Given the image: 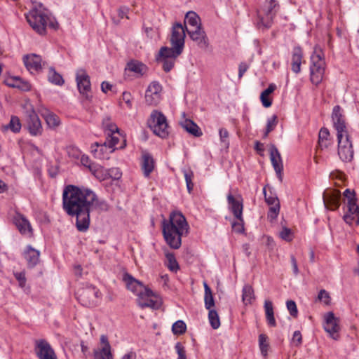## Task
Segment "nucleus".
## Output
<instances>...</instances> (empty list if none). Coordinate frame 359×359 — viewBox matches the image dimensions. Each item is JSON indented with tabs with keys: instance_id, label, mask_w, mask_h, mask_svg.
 <instances>
[{
	"instance_id": "nucleus-1",
	"label": "nucleus",
	"mask_w": 359,
	"mask_h": 359,
	"mask_svg": "<svg viewBox=\"0 0 359 359\" xmlns=\"http://www.w3.org/2000/svg\"><path fill=\"white\" fill-rule=\"evenodd\" d=\"M95 193L92 190L74 185L65 187L62 194V206L69 216L76 217L79 231H86L90 225V212Z\"/></svg>"
},
{
	"instance_id": "nucleus-2",
	"label": "nucleus",
	"mask_w": 359,
	"mask_h": 359,
	"mask_svg": "<svg viewBox=\"0 0 359 359\" xmlns=\"http://www.w3.org/2000/svg\"><path fill=\"white\" fill-rule=\"evenodd\" d=\"M189 226L180 212H172L168 219L162 222V232L166 243L172 249H179L182 237L187 236Z\"/></svg>"
},
{
	"instance_id": "nucleus-3",
	"label": "nucleus",
	"mask_w": 359,
	"mask_h": 359,
	"mask_svg": "<svg viewBox=\"0 0 359 359\" xmlns=\"http://www.w3.org/2000/svg\"><path fill=\"white\" fill-rule=\"evenodd\" d=\"M27 21L32 28L40 35L46 33L48 13L41 4L36 6L25 15Z\"/></svg>"
},
{
	"instance_id": "nucleus-4",
	"label": "nucleus",
	"mask_w": 359,
	"mask_h": 359,
	"mask_svg": "<svg viewBox=\"0 0 359 359\" xmlns=\"http://www.w3.org/2000/svg\"><path fill=\"white\" fill-rule=\"evenodd\" d=\"M325 62L323 58L320 48L315 47L313 53L311 56L310 80L316 86L323 81L325 74Z\"/></svg>"
},
{
	"instance_id": "nucleus-5",
	"label": "nucleus",
	"mask_w": 359,
	"mask_h": 359,
	"mask_svg": "<svg viewBox=\"0 0 359 359\" xmlns=\"http://www.w3.org/2000/svg\"><path fill=\"white\" fill-rule=\"evenodd\" d=\"M148 126L156 135L161 138L168 136L167 118L162 112L158 110L152 111L148 120Z\"/></svg>"
},
{
	"instance_id": "nucleus-6",
	"label": "nucleus",
	"mask_w": 359,
	"mask_h": 359,
	"mask_svg": "<svg viewBox=\"0 0 359 359\" xmlns=\"http://www.w3.org/2000/svg\"><path fill=\"white\" fill-rule=\"evenodd\" d=\"M76 295L81 304L86 307L97 306L101 297L100 290L93 285L79 289Z\"/></svg>"
},
{
	"instance_id": "nucleus-7",
	"label": "nucleus",
	"mask_w": 359,
	"mask_h": 359,
	"mask_svg": "<svg viewBox=\"0 0 359 359\" xmlns=\"http://www.w3.org/2000/svg\"><path fill=\"white\" fill-rule=\"evenodd\" d=\"M186 28L182 23L176 22L172 25L170 42L171 47L177 54H182L184 48Z\"/></svg>"
},
{
	"instance_id": "nucleus-8",
	"label": "nucleus",
	"mask_w": 359,
	"mask_h": 359,
	"mask_svg": "<svg viewBox=\"0 0 359 359\" xmlns=\"http://www.w3.org/2000/svg\"><path fill=\"white\" fill-rule=\"evenodd\" d=\"M25 108L26 109V124L29 133L34 136L41 135L43 131L41 122L33 106L27 102L25 104Z\"/></svg>"
},
{
	"instance_id": "nucleus-9",
	"label": "nucleus",
	"mask_w": 359,
	"mask_h": 359,
	"mask_svg": "<svg viewBox=\"0 0 359 359\" xmlns=\"http://www.w3.org/2000/svg\"><path fill=\"white\" fill-rule=\"evenodd\" d=\"M180 55L175 53L174 49L163 46L158 52L156 60L162 63L163 69L165 72H169L173 68L176 59Z\"/></svg>"
},
{
	"instance_id": "nucleus-10",
	"label": "nucleus",
	"mask_w": 359,
	"mask_h": 359,
	"mask_svg": "<svg viewBox=\"0 0 359 359\" xmlns=\"http://www.w3.org/2000/svg\"><path fill=\"white\" fill-rule=\"evenodd\" d=\"M123 280L127 288L137 295L138 297L141 295H146L147 297L154 296V293L151 290L145 287L141 282L136 280L129 273L124 274Z\"/></svg>"
},
{
	"instance_id": "nucleus-11",
	"label": "nucleus",
	"mask_w": 359,
	"mask_h": 359,
	"mask_svg": "<svg viewBox=\"0 0 359 359\" xmlns=\"http://www.w3.org/2000/svg\"><path fill=\"white\" fill-rule=\"evenodd\" d=\"M76 81L79 93L84 96L86 100H90L91 96L88 95V93L91 90L90 77L84 69H81L77 70Z\"/></svg>"
},
{
	"instance_id": "nucleus-12",
	"label": "nucleus",
	"mask_w": 359,
	"mask_h": 359,
	"mask_svg": "<svg viewBox=\"0 0 359 359\" xmlns=\"http://www.w3.org/2000/svg\"><path fill=\"white\" fill-rule=\"evenodd\" d=\"M35 353L39 359H57L55 351L45 339L36 341Z\"/></svg>"
},
{
	"instance_id": "nucleus-13",
	"label": "nucleus",
	"mask_w": 359,
	"mask_h": 359,
	"mask_svg": "<svg viewBox=\"0 0 359 359\" xmlns=\"http://www.w3.org/2000/svg\"><path fill=\"white\" fill-rule=\"evenodd\" d=\"M339 319L334 316L333 312H328L325 316L324 329L334 340L339 339V331L340 327L339 325Z\"/></svg>"
},
{
	"instance_id": "nucleus-14",
	"label": "nucleus",
	"mask_w": 359,
	"mask_h": 359,
	"mask_svg": "<svg viewBox=\"0 0 359 359\" xmlns=\"http://www.w3.org/2000/svg\"><path fill=\"white\" fill-rule=\"evenodd\" d=\"M162 86L158 81H152L145 93V101L149 105H156L161 100Z\"/></svg>"
},
{
	"instance_id": "nucleus-15",
	"label": "nucleus",
	"mask_w": 359,
	"mask_h": 359,
	"mask_svg": "<svg viewBox=\"0 0 359 359\" xmlns=\"http://www.w3.org/2000/svg\"><path fill=\"white\" fill-rule=\"evenodd\" d=\"M341 193L337 190H326L323 194L325 206L331 210H335L340 206Z\"/></svg>"
},
{
	"instance_id": "nucleus-16",
	"label": "nucleus",
	"mask_w": 359,
	"mask_h": 359,
	"mask_svg": "<svg viewBox=\"0 0 359 359\" xmlns=\"http://www.w3.org/2000/svg\"><path fill=\"white\" fill-rule=\"evenodd\" d=\"M332 118L334 127L336 129L337 133L347 131L345 118L342 113V109L340 106L336 105L334 107L332 113Z\"/></svg>"
},
{
	"instance_id": "nucleus-17",
	"label": "nucleus",
	"mask_w": 359,
	"mask_h": 359,
	"mask_svg": "<svg viewBox=\"0 0 359 359\" xmlns=\"http://www.w3.org/2000/svg\"><path fill=\"white\" fill-rule=\"evenodd\" d=\"M185 28L190 38L195 41L200 48H205L208 47V43L207 42L206 34L202 27H198L195 29L188 28V27H185Z\"/></svg>"
},
{
	"instance_id": "nucleus-18",
	"label": "nucleus",
	"mask_w": 359,
	"mask_h": 359,
	"mask_svg": "<svg viewBox=\"0 0 359 359\" xmlns=\"http://www.w3.org/2000/svg\"><path fill=\"white\" fill-rule=\"evenodd\" d=\"M229 208L237 219H241L243 215V198L241 196L235 198L231 194L227 195Z\"/></svg>"
},
{
	"instance_id": "nucleus-19",
	"label": "nucleus",
	"mask_w": 359,
	"mask_h": 359,
	"mask_svg": "<svg viewBox=\"0 0 359 359\" xmlns=\"http://www.w3.org/2000/svg\"><path fill=\"white\" fill-rule=\"evenodd\" d=\"M270 160L271 164L279 178L280 181H282V171L283 170V162L280 156V154L278 151L277 147L272 144L269 149Z\"/></svg>"
},
{
	"instance_id": "nucleus-20",
	"label": "nucleus",
	"mask_w": 359,
	"mask_h": 359,
	"mask_svg": "<svg viewBox=\"0 0 359 359\" xmlns=\"http://www.w3.org/2000/svg\"><path fill=\"white\" fill-rule=\"evenodd\" d=\"M346 207L347 211L343 217L344 222L351 225L356 218V224L359 225V206L356 204V201L347 202Z\"/></svg>"
},
{
	"instance_id": "nucleus-21",
	"label": "nucleus",
	"mask_w": 359,
	"mask_h": 359,
	"mask_svg": "<svg viewBox=\"0 0 359 359\" xmlns=\"http://www.w3.org/2000/svg\"><path fill=\"white\" fill-rule=\"evenodd\" d=\"M41 57L36 54H28L23 56V62L27 69L33 73L41 69Z\"/></svg>"
},
{
	"instance_id": "nucleus-22",
	"label": "nucleus",
	"mask_w": 359,
	"mask_h": 359,
	"mask_svg": "<svg viewBox=\"0 0 359 359\" xmlns=\"http://www.w3.org/2000/svg\"><path fill=\"white\" fill-rule=\"evenodd\" d=\"M100 342L104 344L102 348L95 349L93 355L95 359H113V355L111 351V346L109 343L108 339L105 335H102L100 337Z\"/></svg>"
},
{
	"instance_id": "nucleus-23",
	"label": "nucleus",
	"mask_w": 359,
	"mask_h": 359,
	"mask_svg": "<svg viewBox=\"0 0 359 359\" xmlns=\"http://www.w3.org/2000/svg\"><path fill=\"white\" fill-rule=\"evenodd\" d=\"M22 255L29 268L34 267L39 262L40 252L29 245L26 246Z\"/></svg>"
},
{
	"instance_id": "nucleus-24",
	"label": "nucleus",
	"mask_w": 359,
	"mask_h": 359,
	"mask_svg": "<svg viewBox=\"0 0 359 359\" xmlns=\"http://www.w3.org/2000/svg\"><path fill=\"white\" fill-rule=\"evenodd\" d=\"M142 170L144 175L148 177L154 168V160L152 156L147 151L142 152Z\"/></svg>"
},
{
	"instance_id": "nucleus-25",
	"label": "nucleus",
	"mask_w": 359,
	"mask_h": 359,
	"mask_svg": "<svg viewBox=\"0 0 359 359\" xmlns=\"http://www.w3.org/2000/svg\"><path fill=\"white\" fill-rule=\"evenodd\" d=\"M14 222L19 230L23 235H31L32 229L29 222L22 215H18L14 218Z\"/></svg>"
},
{
	"instance_id": "nucleus-26",
	"label": "nucleus",
	"mask_w": 359,
	"mask_h": 359,
	"mask_svg": "<svg viewBox=\"0 0 359 359\" xmlns=\"http://www.w3.org/2000/svg\"><path fill=\"white\" fill-rule=\"evenodd\" d=\"M5 83L9 87L19 88L23 91H28L31 88L30 83L20 77L8 78L6 80Z\"/></svg>"
},
{
	"instance_id": "nucleus-27",
	"label": "nucleus",
	"mask_w": 359,
	"mask_h": 359,
	"mask_svg": "<svg viewBox=\"0 0 359 359\" xmlns=\"http://www.w3.org/2000/svg\"><path fill=\"white\" fill-rule=\"evenodd\" d=\"M303 54L300 47H294L292 56V70L298 74L301 71V64Z\"/></svg>"
},
{
	"instance_id": "nucleus-28",
	"label": "nucleus",
	"mask_w": 359,
	"mask_h": 359,
	"mask_svg": "<svg viewBox=\"0 0 359 359\" xmlns=\"http://www.w3.org/2000/svg\"><path fill=\"white\" fill-rule=\"evenodd\" d=\"M126 69L137 74L138 76H142L147 72V67L141 62L137 60H132L127 64Z\"/></svg>"
},
{
	"instance_id": "nucleus-29",
	"label": "nucleus",
	"mask_w": 359,
	"mask_h": 359,
	"mask_svg": "<svg viewBox=\"0 0 359 359\" xmlns=\"http://www.w3.org/2000/svg\"><path fill=\"white\" fill-rule=\"evenodd\" d=\"M184 27H189L188 28L195 29L198 27H201L200 17L194 11H189L187 13L184 18Z\"/></svg>"
},
{
	"instance_id": "nucleus-30",
	"label": "nucleus",
	"mask_w": 359,
	"mask_h": 359,
	"mask_svg": "<svg viewBox=\"0 0 359 359\" xmlns=\"http://www.w3.org/2000/svg\"><path fill=\"white\" fill-rule=\"evenodd\" d=\"M182 127L189 134L194 137H200L202 135V131L200 128L193 121L190 119H186L183 122H181Z\"/></svg>"
},
{
	"instance_id": "nucleus-31",
	"label": "nucleus",
	"mask_w": 359,
	"mask_h": 359,
	"mask_svg": "<svg viewBox=\"0 0 359 359\" xmlns=\"http://www.w3.org/2000/svg\"><path fill=\"white\" fill-rule=\"evenodd\" d=\"M264 306L265 310L266 319L268 325L270 327H276V322L274 318L272 302H271L270 300H265Z\"/></svg>"
},
{
	"instance_id": "nucleus-32",
	"label": "nucleus",
	"mask_w": 359,
	"mask_h": 359,
	"mask_svg": "<svg viewBox=\"0 0 359 359\" xmlns=\"http://www.w3.org/2000/svg\"><path fill=\"white\" fill-rule=\"evenodd\" d=\"M353 149L352 145L338 147V155L344 162H350L353 158Z\"/></svg>"
},
{
	"instance_id": "nucleus-33",
	"label": "nucleus",
	"mask_w": 359,
	"mask_h": 359,
	"mask_svg": "<svg viewBox=\"0 0 359 359\" xmlns=\"http://www.w3.org/2000/svg\"><path fill=\"white\" fill-rule=\"evenodd\" d=\"M329 136L330 132L328 129L322 128L318 135V147L321 150L327 149L329 147L330 144V141L328 139Z\"/></svg>"
},
{
	"instance_id": "nucleus-34",
	"label": "nucleus",
	"mask_w": 359,
	"mask_h": 359,
	"mask_svg": "<svg viewBox=\"0 0 359 359\" xmlns=\"http://www.w3.org/2000/svg\"><path fill=\"white\" fill-rule=\"evenodd\" d=\"M82 165L89 168L90 171L97 178H99L98 172L101 170V167L97 164L92 163L89 157L86 155H82L81 157Z\"/></svg>"
},
{
	"instance_id": "nucleus-35",
	"label": "nucleus",
	"mask_w": 359,
	"mask_h": 359,
	"mask_svg": "<svg viewBox=\"0 0 359 359\" xmlns=\"http://www.w3.org/2000/svg\"><path fill=\"white\" fill-rule=\"evenodd\" d=\"M152 297L141 295L137 298L138 305L141 308L149 307L151 309H158L159 304L157 301L151 299Z\"/></svg>"
},
{
	"instance_id": "nucleus-36",
	"label": "nucleus",
	"mask_w": 359,
	"mask_h": 359,
	"mask_svg": "<svg viewBox=\"0 0 359 359\" xmlns=\"http://www.w3.org/2000/svg\"><path fill=\"white\" fill-rule=\"evenodd\" d=\"M276 88V86L274 83H271L266 89L262 92L260 99L264 107H269L271 106L272 102L268 97L275 90Z\"/></svg>"
},
{
	"instance_id": "nucleus-37",
	"label": "nucleus",
	"mask_w": 359,
	"mask_h": 359,
	"mask_svg": "<svg viewBox=\"0 0 359 359\" xmlns=\"http://www.w3.org/2000/svg\"><path fill=\"white\" fill-rule=\"evenodd\" d=\"M269 13V11H264V16H259V26H263L264 28L269 29L271 27L273 18L277 13L271 12Z\"/></svg>"
},
{
	"instance_id": "nucleus-38",
	"label": "nucleus",
	"mask_w": 359,
	"mask_h": 359,
	"mask_svg": "<svg viewBox=\"0 0 359 359\" xmlns=\"http://www.w3.org/2000/svg\"><path fill=\"white\" fill-rule=\"evenodd\" d=\"M204 290H205V295H204V302H205V307L206 309L209 310L212 309V308L215 306V300L212 295V290L209 285L204 282Z\"/></svg>"
},
{
	"instance_id": "nucleus-39",
	"label": "nucleus",
	"mask_w": 359,
	"mask_h": 359,
	"mask_svg": "<svg viewBox=\"0 0 359 359\" xmlns=\"http://www.w3.org/2000/svg\"><path fill=\"white\" fill-rule=\"evenodd\" d=\"M42 116L44 118L47 125L50 128H55L60 124L59 117L55 114L50 112L49 110L46 109Z\"/></svg>"
},
{
	"instance_id": "nucleus-40",
	"label": "nucleus",
	"mask_w": 359,
	"mask_h": 359,
	"mask_svg": "<svg viewBox=\"0 0 359 359\" xmlns=\"http://www.w3.org/2000/svg\"><path fill=\"white\" fill-rule=\"evenodd\" d=\"M242 300L245 305L250 304L255 299L254 290L252 287L246 284L243 287Z\"/></svg>"
},
{
	"instance_id": "nucleus-41",
	"label": "nucleus",
	"mask_w": 359,
	"mask_h": 359,
	"mask_svg": "<svg viewBox=\"0 0 359 359\" xmlns=\"http://www.w3.org/2000/svg\"><path fill=\"white\" fill-rule=\"evenodd\" d=\"M109 205L104 200H100L95 194V198L92 203L90 212L96 210L98 212H107L109 210Z\"/></svg>"
},
{
	"instance_id": "nucleus-42",
	"label": "nucleus",
	"mask_w": 359,
	"mask_h": 359,
	"mask_svg": "<svg viewBox=\"0 0 359 359\" xmlns=\"http://www.w3.org/2000/svg\"><path fill=\"white\" fill-rule=\"evenodd\" d=\"M48 79L50 83L57 86H62L65 82L62 76L53 67L49 69Z\"/></svg>"
},
{
	"instance_id": "nucleus-43",
	"label": "nucleus",
	"mask_w": 359,
	"mask_h": 359,
	"mask_svg": "<svg viewBox=\"0 0 359 359\" xmlns=\"http://www.w3.org/2000/svg\"><path fill=\"white\" fill-rule=\"evenodd\" d=\"M182 172L185 179L187 191L189 194H191L194 189V183L192 182L194 178V172L189 168H183Z\"/></svg>"
},
{
	"instance_id": "nucleus-44",
	"label": "nucleus",
	"mask_w": 359,
	"mask_h": 359,
	"mask_svg": "<svg viewBox=\"0 0 359 359\" xmlns=\"http://www.w3.org/2000/svg\"><path fill=\"white\" fill-rule=\"evenodd\" d=\"M208 319L211 327L216 330L220 326V320L217 312L214 309H210Z\"/></svg>"
},
{
	"instance_id": "nucleus-45",
	"label": "nucleus",
	"mask_w": 359,
	"mask_h": 359,
	"mask_svg": "<svg viewBox=\"0 0 359 359\" xmlns=\"http://www.w3.org/2000/svg\"><path fill=\"white\" fill-rule=\"evenodd\" d=\"M338 140V147H344L345 146L352 145L350 141L348 130L344 133H339L337 134Z\"/></svg>"
},
{
	"instance_id": "nucleus-46",
	"label": "nucleus",
	"mask_w": 359,
	"mask_h": 359,
	"mask_svg": "<svg viewBox=\"0 0 359 359\" xmlns=\"http://www.w3.org/2000/svg\"><path fill=\"white\" fill-rule=\"evenodd\" d=\"M268 337L264 334H260L259 335V346L261 351V353L263 355H266L269 348V343L267 341Z\"/></svg>"
},
{
	"instance_id": "nucleus-47",
	"label": "nucleus",
	"mask_w": 359,
	"mask_h": 359,
	"mask_svg": "<svg viewBox=\"0 0 359 359\" xmlns=\"http://www.w3.org/2000/svg\"><path fill=\"white\" fill-rule=\"evenodd\" d=\"M278 123L277 116L273 115L271 118L267 120L266 130L264 133V137H266L269 133L273 131Z\"/></svg>"
},
{
	"instance_id": "nucleus-48",
	"label": "nucleus",
	"mask_w": 359,
	"mask_h": 359,
	"mask_svg": "<svg viewBox=\"0 0 359 359\" xmlns=\"http://www.w3.org/2000/svg\"><path fill=\"white\" fill-rule=\"evenodd\" d=\"M187 326L182 320L176 321L172 327V331L175 334H182L186 332Z\"/></svg>"
},
{
	"instance_id": "nucleus-49",
	"label": "nucleus",
	"mask_w": 359,
	"mask_h": 359,
	"mask_svg": "<svg viewBox=\"0 0 359 359\" xmlns=\"http://www.w3.org/2000/svg\"><path fill=\"white\" fill-rule=\"evenodd\" d=\"M166 258L168 261V268L172 272H177L180 269L179 264L173 254H167Z\"/></svg>"
},
{
	"instance_id": "nucleus-50",
	"label": "nucleus",
	"mask_w": 359,
	"mask_h": 359,
	"mask_svg": "<svg viewBox=\"0 0 359 359\" xmlns=\"http://www.w3.org/2000/svg\"><path fill=\"white\" fill-rule=\"evenodd\" d=\"M278 9V0H266L264 11H269V13H272L271 12L277 13Z\"/></svg>"
},
{
	"instance_id": "nucleus-51",
	"label": "nucleus",
	"mask_w": 359,
	"mask_h": 359,
	"mask_svg": "<svg viewBox=\"0 0 359 359\" xmlns=\"http://www.w3.org/2000/svg\"><path fill=\"white\" fill-rule=\"evenodd\" d=\"M219 138L221 143L224 147L226 149L229 148V133L228 130L225 128H220L219 130Z\"/></svg>"
},
{
	"instance_id": "nucleus-52",
	"label": "nucleus",
	"mask_w": 359,
	"mask_h": 359,
	"mask_svg": "<svg viewBox=\"0 0 359 359\" xmlns=\"http://www.w3.org/2000/svg\"><path fill=\"white\" fill-rule=\"evenodd\" d=\"M7 128H10L14 133H18L21 129V123L19 118L12 116Z\"/></svg>"
},
{
	"instance_id": "nucleus-53",
	"label": "nucleus",
	"mask_w": 359,
	"mask_h": 359,
	"mask_svg": "<svg viewBox=\"0 0 359 359\" xmlns=\"http://www.w3.org/2000/svg\"><path fill=\"white\" fill-rule=\"evenodd\" d=\"M263 193L264 195L265 201L269 205H272L280 203L277 196L275 194H273L271 191L270 194L268 195L266 193V187L263 189Z\"/></svg>"
},
{
	"instance_id": "nucleus-54",
	"label": "nucleus",
	"mask_w": 359,
	"mask_h": 359,
	"mask_svg": "<svg viewBox=\"0 0 359 359\" xmlns=\"http://www.w3.org/2000/svg\"><path fill=\"white\" fill-rule=\"evenodd\" d=\"M269 206L270 208L267 216L271 221H273L277 218L279 214L280 203Z\"/></svg>"
},
{
	"instance_id": "nucleus-55",
	"label": "nucleus",
	"mask_w": 359,
	"mask_h": 359,
	"mask_svg": "<svg viewBox=\"0 0 359 359\" xmlns=\"http://www.w3.org/2000/svg\"><path fill=\"white\" fill-rule=\"evenodd\" d=\"M287 309L290 312V314L296 318L298 315V311L296 303L293 300H287L286 302Z\"/></svg>"
},
{
	"instance_id": "nucleus-56",
	"label": "nucleus",
	"mask_w": 359,
	"mask_h": 359,
	"mask_svg": "<svg viewBox=\"0 0 359 359\" xmlns=\"http://www.w3.org/2000/svg\"><path fill=\"white\" fill-rule=\"evenodd\" d=\"M175 348L178 355L177 359H187L186 351L181 343L177 342L175 346Z\"/></svg>"
},
{
	"instance_id": "nucleus-57",
	"label": "nucleus",
	"mask_w": 359,
	"mask_h": 359,
	"mask_svg": "<svg viewBox=\"0 0 359 359\" xmlns=\"http://www.w3.org/2000/svg\"><path fill=\"white\" fill-rule=\"evenodd\" d=\"M243 215L241 216V219H238L237 222H233L231 224L233 229L237 233H243L244 231L243 226Z\"/></svg>"
},
{
	"instance_id": "nucleus-58",
	"label": "nucleus",
	"mask_w": 359,
	"mask_h": 359,
	"mask_svg": "<svg viewBox=\"0 0 359 359\" xmlns=\"http://www.w3.org/2000/svg\"><path fill=\"white\" fill-rule=\"evenodd\" d=\"M318 299L320 301L323 302L327 305H328L330 304V294L325 290H321L319 292L318 295Z\"/></svg>"
},
{
	"instance_id": "nucleus-59",
	"label": "nucleus",
	"mask_w": 359,
	"mask_h": 359,
	"mask_svg": "<svg viewBox=\"0 0 359 359\" xmlns=\"http://www.w3.org/2000/svg\"><path fill=\"white\" fill-rule=\"evenodd\" d=\"M109 139L107 140V144L109 148H114L119 142V138L115 134H107Z\"/></svg>"
},
{
	"instance_id": "nucleus-60",
	"label": "nucleus",
	"mask_w": 359,
	"mask_h": 359,
	"mask_svg": "<svg viewBox=\"0 0 359 359\" xmlns=\"http://www.w3.org/2000/svg\"><path fill=\"white\" fill-rule=\"evenodd\" d=\"M104 125V127L106 130L109 131L108 134H116L118 133V128L116 126V125L111 123H106L105 121L103 123Z\"/></svg>"
},
{
	"instance_id": "nucleus-61",
	"label": "nucleus",
	"mask_w": 359,
	"mask_h": 359,
	"mask_svg": "<svg viewBox=\"0 0 359 359\" xmlns=\"http://www.w3.org/2000/svg\"><path fill=\"white\" fill-rule=\"evenodd\" d=\"M109 175L114 180H118L121 178L122 173L119 168H112L109 170Z\"/></svg>"
},
{
	"instance_id": "nucleus-62",
	"label": "nucleus",
	"mask_w": 359,
	"mask_h": 359,
	"mask_svg": "<svg viewBox=\"0 0 359 359\" xmlns=\"http://www.w3.org/2000/svg\"><path fill=\"white\" fill-rule=\"evenodd\" d=\"M344 196L346 198L347 202H353L356 201L355 194L354 191L346 189L344 192Z\"/></svg>"
},
{
	"instance_id": "nucleus-63",
	"label": "nucleus",
	"mask_w": 359,
	"mask_h": 359,
	"mask_svg": "<svg viewBox=\"0 0 359 359\" xmlns=\"http://www.w3.org/2000/svg\"><path fill=\"white\" fill-rule=\"evenodd\" d=\"M250 65L245 62H242L239 64V66H238V78L241 79L243 76L244 75V74L247 72V70L248 69Z\"/></svg>"
},
{
	"instance_id": "nucleus-64",
	"label": "nucleus",
	"mask_w": 359,
	"mask_h": 359,
	"mask_svg": "<svg viewBox=\"0 0 359 359\" xmlns=\"http://www.w3.org/2000/svg\"><path fill=\"white\" fill-rule=\"evenodd\" d=\"M14 275H15V278L18 281L19 285L21 287H25V284H26L25 274L22 272H20V273H15Z\"/></svg>"
}]
</instances>
